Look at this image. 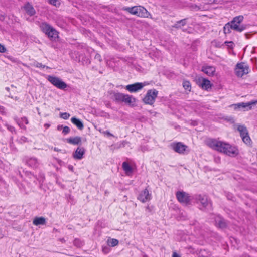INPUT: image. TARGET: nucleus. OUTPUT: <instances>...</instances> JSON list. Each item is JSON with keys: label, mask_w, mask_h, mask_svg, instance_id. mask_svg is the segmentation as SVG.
<instances>
[{"label": "nucleus", "mask_w": 257, "mask_h": 257, "mask_svg": "<svg viewBox=\"0 0 257 257\" xmlns=\"http://www.w3.org/2000/svg\"><path fill=\"white\" fill-rule=\"evenodd\" d=\"M207 145L214 150L231 157L236 156L239 153L238 149L235 146H232L229 144L214 139L208 140Z\"/></svg>", "instance_id": "nucleus-1"}, {"label": "nucleus", "mask_w": 257, "mask_h": 257, "mask_svg": "<svg viewBox=\"0 0 257 257\" xmlns=\"http://www.w3.org/2000/svg\"><path fill=\"white\" fill-rule=\"evenodd\" d=\"M110 98L116 103H124L132 107L136 106L137 99L132 95L113 91L110 92Z\"/></svg>", "instance_id": "nucleus-2"}, {"label": "nucleus", "mask_w": 257, "mask_h": 257, "mask_svg": "<svg viewBox=\"0 0 257 257\" xmlns=\"http://www.w3.org/2000/svg\"><path fill=\"white\" fill-rule=\"evenodd\" d=\"M122 10L140 17L149 18L151 16L150 13L144 7L141 6H135L131 7H125L122 8Z\"/></svg>", "instance_id": "nucleus-3"}, {"label": "nucleus", "mask_w": 257, "mask_h": 257, "mask_svg": "<svg viewBox=\"0 0 257 257\" xmlns=\"http://www.w3.org/2000/svg\"><path fill=\"white\" fill-rule=\"evenodd\" d=\"M197 200L198 202L200 203L201 205V206L199 207L200 210L205 212H209L212 210V203L208 201L207 196L199 195L197 197Z\"/></svg>", "instance_id": "nucleus-4"}, {"label": "nucleus", "mask_w": 257, "mask_h": 257, "mask_svg": "<svg viewBox=\"0 0 257 257\" xmlns=\"http://www.w3.org/2000/svg\"><path fill=\"white\" fill-rule=\"evenodd\" d=\"M158 94V91L156 89H149L147 91L145 96L143 99V101L146 104L152 105L154 103Z\"/></svg>", "instance_id": "nucleus-5"}, {"label": "nucleus", "mask_w": 257, "mask_h": 257, "mask_svg": "<svg viewBox=\"0 0 257 257\" xmlns=\"http://www.w3.org/2000/svg\"><path fill=\"white\" fill-rule=\"evenodd\" d=\"M47 80L57 88L64 90L67 87V84L60 78L51 75H49Z\"/></svg>", "instance_id": "nucleus-6"}, {"label": "nucleus", "mask_w": 257, "mask_h": 257, "mask_svg": "<svg viewBox=\"0 0 257 257\" xmlns=\"http://www.w3.org/2000/svg\"><path fill=\"white\" fill-rule=\"evenodd\" d=\"M178 201L185 206L190 204L191 198L189 194L184 191H177L176 193Z\"/></svg>", "instance_id": "nucleus-7"}, {"label": "nucleus", "mask_w": 257, "mask_h": 257, "mask_svg": "<svg viewBox=\"0 0 257 257\" xmlns=\"http://www.w3.org/2000/svg\"><path fill=\"white\" fill-rule=\"evenodd\" d=\"M149 83L147 82H136L132 84H128L125 86V89L131 93L137 92L138 91L142 89L143 87L148 85Z\"/></svg>", "instance_id": "nucleus-8"}, {"label": "nucleus", "mask_w": 257, "mask_h": 257, "mask_svg": "<svg viewBox=\"0 0 257 257\" xmlns=\"http://www.w3.org/2000/svg\"><path fill=\"white\" fill-rule=\"evenodd\" d=\"M212 217L214 219L215 225L217 228L220 229H225L227 227V221L220 215L212 214Z\"/></svg>", "instance_id": "nucleus-9"}, {"label": "nucleus", "mask_w": 257, "mask_h": 257, "mask_svg": "<svg viewBox=\"0 0 257 257\" xmlns=\"http://www.w3.org/2000/svg\"><path fill=\"white\" fill-rule=\"evenodd\" d=\"M173 150L176 153L184 154L188 148V147L182 142L173 143L171 144Z\"/></svg>", "instance_id": "nucleus-10"}, {"label": "nucleus", "mask_w": 257, "mask_h": 257, "mask_svg": "<svg viewBox=\"0 0 257 257\" xmlns=\"http://www.w3.org/2000/svg\"><path fill=\"white\" fill-rule=\"evenodd\" d=\"M216 1H212L211 3H207V4H190L188 5V7L189 9L192 11H197L199 10L200 11H206L210 9L209 4H212L213 3L217 4L216 3Z\"/></svg>", "instance_id": "nucleus-11"}, {"label": "nucleus", "mask_w": 257, "mask_h": 257, "mask_svg": "<svg viewBox=\"0 0 257 257\" xmlns=\"http://www.w3.org/2000/svg\"><path fill=\"white\" fill-rule=\"evenodd\" d=\"M196 84L205 90L211 88L212 85L208 79L202 77H199L196 80Z\"/></svg>", "instance_id": "nucleus-12"}, {"label": "nucleus", "mask_w": 257, "mask_h": 257, "mask_svg": "<svg viewBox=\"0 0 257 257\" xmlns=\"http://www.w3.org/2000/svg\"><path fill=\"white\" fill-rule=\"evenodd\" d=\"M151 194L149 193L148 190L146 188L141 192L138 197V199L143 203H145L151 199Z\"/></svg>", "instance_id": "nucleus-13"}, {"label": "nucleus", "mask_w": 257, "mask_h": 257, "mask_svg": "<svg viewBox=\"0 0 257 257\" xmlns=\"http://www.w3.org/2000/svg\"><path fill=\"white\" fill-rule=\"evenodd\" d=\"M85 149L83 147H78L73 154V157L75 159L81 160L85 154Z\"/></svg>", "instance_id": "nucleus-14"}, {"label": "nucleus", "mask_w": 257, "mask_h": 257, "mask_svg": "<svg viewBox=\"0 0 257 257\" xmlns=\"http://www.w3.org/2000/svg\"><path fill=\"white\" fill-rule=\"evenodd\" d=\"M41 30L48 37L50 36V32H53L52 30L53 27L50 24L43 22L40 25Z\"/></svg>", "instance_id": "nucleus-15"}, {"label": "nucleus", "mask_w": 257, "mask_h": 257, "mask_svg": "<svg viewBox=\"0 0 257 257\" xmlns=\"http://www.w3.org/2000/svg\"><path fill=\"white\" fill-rule=\"evenodd\" d=\"M201 70L208 76H212L214 75L215 68L212 66H203L202 67Z\"/></svg>", "instance_id": "nucleus-16"}, {"label": "nucleus", "mask_w": 257, "mask_h": 257, "mask_svg": "<svg viewBox=\"0 0 257 257\" xmlns=\"http://www.w3.org/2000/svg\"><path fill=\"white\" fill-rule=\"evenodd\" d=\"M23 8L25 11L26 13L30 16H34L36 14V11L32 5L29 2H27L23 7Z\"/></svg>", "instance_id": "nucleus-17"}, {"label": "nucleus", "mask_w": 257, "mask_h": 257, "mask_svg": "<svg viewBox=\"0 0 257 257\" xmlns=\"http://www.w3.org/2000/svg\"><path fill=\"white\" fill-rule=\"evenodd\" d=\"M66 142L70 144L76 145H81L82 141L81 138L79 136H76L75 137H70L69 138L66 139Z\"/></svg>", "instance_id": "nucleus-18"}, {"label": "nucleus", "mask_w": 257, "mask_h": 257, "mask_svg": "<svg viewBox=\"0 0 257 257\" xmlns=\"http://www.w3.org/2000/svg\"><path fill=\"white\" fill-rule=\"evenodd\" d=\"M71 122L74 124L79 130H82L84 128V124L81 120L76 117H72L71 118Z\"/></svg>", "instance_id": "nucleus-19"}, {"label": "nucleus", "mask_w": 257, "mask_h": 257, "mask_svg": "<svg viewBox=\"0 0 257 257\" xmlns=\"http://www.w3.org/2000/svg\"><path fill=\"white\" fill-rule=\"evenodd\" d=\"M26 164L30 167L36 168L39 165V162L36 158L31 157L25 160Z\"/></svg>", "instance_id": "nucleus-20"}, {"label": "nucleus", "mask_w": 257, "mask_h": 257, "mask_svg": "<svg viewBox=\"0 0 257 257\" xmlns=\"http://www.w3.org/2000/svg\"><path fill=\"white\" fill-rule=\"evenodd\" d=\"M122 167L127 176H130L133 173V168L128 162H123L122 164Z\"/></svg>", "instance_id": "nucleus-21"}, {"label": "nucleus", "mask_w": 257, "mask_h": 257, "mask_svg": "<svg viewBox=\"0 0 257 257\" xmlns=\"http://www.w3.org/2000/svg\"><path fill=\"white\" fill-rule=\"evenodd\" d=\"M228 23L230 24V27H231L232 29L233 30H234L239 32L243 31L246 28V26L245 25H242L239 26V24H237V23H236V22L231 23V21H230Z\"/></svg>", "instance_id": "nucleus-22"}, {"label": "nucleus", "mask_w": 257, "mask_h": 257, "mask_svg": "<svg viewBox=\"0 0 257 257\" xmlns=\"http://www.w3.org/2000/svg\"><path fill=\"white\" fill-rule=\"evenodd\" d=\"M46 223V219L43 217H36L33 221V224L36 226L45 225Z\"/></svg>", "instance_id": "nucleus-23"}, {"label": "nucleus", "mask_w": 257, "mask_h": 257, "mask_svg": "<svg viewBox=\"0 0 257 257\" xmlns=\"http://www.w3.org/2000/svg\"><path fill=\"white\" fill-rule=\"evenodd\" d=\"M231 106L233 107L235 110L243 109L244 110H247V108L246 102H241L233 104Z\"/></svg>", "instance_id": "nucleus-24"}, {"label": "nucleus", "mask_w": 257, "mask_h": 257, "mask_svg": "<svg viewBox=\"0 0 257 257\" xmlns=\"http://www.w3.org/2000/svg\"><path fill=\"white\" fill-rule=\"evenodd\" d=\"M187 19H183L180 21H177L173 26L172 27L176 29H182L185 25H186Z\"/></svg>", "instance_id": "nucleus-25"}, {"label": "nucleus", "mask_w": 257, "mask_h": 257, "mask_svg": "<svg viewBox=\"0 0 257 257\" xmlns=\"http://www.w3.org/2000/svg\"><path fill=\"white\" fill-rule=\"evenodd\" d=\"M53 32H50V36H48L49 39L53 41H56L59 38V32L54 28H52V30Z\"/></svg>", "instance_id": "nucleus-26"}, {"label": "nucleus", "mask_w": 257, "mask_h": 257, "mask_svg": "<svg viewBox=\"0 0 257 257\" xmlns=\"http://www.w3.org/2000/svg\"><path fill=\"white\" fill-rule=\"evenodd\" d=\"M249 73V66L245 65L244 66L242 70H236V75L238 77H242L244 74H247Z\"/></svg>", "instance_id": "nucleus-27"}, {"label": "nucleus", "mask_w": 257, "mask_h": 257, "mask_svg": "<svg viewBox=\"0 0 257 257\" xmlns=\"http://www.w3.org/2000/svg\"><path fill=\"white\" fill-rule=\"evenodd\" d=\"M237 130L239 132L241 138H242L243 136L247 135L248 133L246 127L244 125H238Z\"/></svg>", "instance_id": "nucleus-28"}, {"label": "nucleus", "mask_w": 257, "mask_h": 257, "mask_svg": "<svg viewBox=\"0 0 257 257\" xmlns=\"http://www.w3.org/2000/svg\"><path fill=\"white\" fill-rule=\"evenodd\" d=\"M199 257H208L210 255V252L205 249H200L197 253Z\"/></svg>", "instance_id": "nucleus-29"}, {"label": "nucleus", "mask_w": 257, "mask_h": 257, "mask_svg": "<svg viewBox=\"0 0 257 257\" xmlns=\"http://www.w3.org/2000/svg\"><path fill=\"white\" fill-rule=\"evenodd\" d=\"M107 244L110 247H114L118 244V240L116 239L109 238L107 241Z\"/></svg>", "instance_id": "nucleus-30"}, {"label": "nucleus", "mask_w": 257, "mask_h": 257, "mask_svg": "<svg viewBox=\"0 0 257 257\" xmlns=\"http://www.w3.org/2000/svg\"><path fill=\"white\" fill-rule=\"evenodd\" d=\"M73 244L78 248H81L84 245V242L79 238H75L73 241Z\"/></svg>", "instance_id": "nucleus-31"}, {"label": "nucleus", "mask_w": 257, "mask_h": 257, "mask_svg": "<svg viewBox=\"0 0 257 257\" xmlns=\"http://www.w3.org/2000/svg\"><path fill=\"white\" fill-rule=\"evenodd\" d=\"M183 86L184 88L189 92L191 91V85L190 81L187 80H184L183 82Z\"/></svg>", "instance_id": "nucleus-32"}, {"label": "nucleus", "mask_w": 257, "mask_h": 257, "mask_svg": "<svg viewBox=\"0 0 257 257\" xmlns=\"http://www.w3.org/2000/svg\"><path fill=\"white\" fill-rule=\"evenodd\" d=\"M243 20V17L242 16H238L234 17L233 20L231 21V23L236 22L237 24H239L241 23Z\"/></svg>", "instance_id": "nucleus-33"}, {"label": "nucleus", "mask_w": 257, "mask_h": 257, "mask_svg": "<svg viewBox=\"0 0 257 257\" xmlns=\"http://www.w3.org/2000/svg\"><path fill=\"white\" fill-rule=\"evenodd\" d=\"M230 25L227 23L223 27V31L225 34H229L231 33V30L232 29V27H230Z\"/></svg>", "instance_id": "nucleus-34"}, {"label": "nucleus", "mask_w": 257, "mask_h": 257, "mask_svg": "<svg viewBox=\"0 0 257 257\" xmlns=\"http://www.w3.org/2000/svg\"><path fill=\"white\" fill-rule=\"evenodd\" d=\"M246 104L247 106V110H250L252 107L257 105V100L251 101L250 102H246Z\"/></svg>", "instance_id": "nucleus-35"}, {"label": "nucleus", "mask_w": 257, "mask_h": 257, "mask_svg": "<svg viewBox=\"0 0 257 257\" xmlns=\"http://www.w3.org/2000/svg\"><path fill=\"white\" fill-rule=\"evenodd\" d=\"M33 65L34 67H37V68H46L47 69L49 68V67H48L45 65H43L42 63L38 62H35Z\"/></svg>", "instance_id": "nucleus-36"}, {"label": "nucleus", "mask_w": 257, "mask_h": 257, "mask_svg": "<svg viewBox=\"0 0 257 257\" xmlns=\"http://www.w3.org/2000/svg\"><path fill=\"white\" fill-rule=\"evenodd\" d=\"M224 44H225L227 46L228 49H232L233 48L234 44L233 41H225L224 43Z\"/></svg>", "instance_id": "nucleus-37"}, {"label": "nucleus", "mask_w": 257, "mask_h": 257, "mask_svg": "<svg viewBox=\"0 0 257 257\" xmlns=\"http://www.w3.org/2000/svg\"><path fill=\"white\" fill-rule=\"evenodd\" d=\"M242 139L243 141L245 144L249 143L251 141V139L249 136L248 133L247 134V135L243 136V137L242 138Z\"/></svg>", "instance_id": "nucleus-38"}, {"label": "nucleus", "mask_w": 257, "mask_h": 257, "mask_svg": "<svg viewBox=\"0 0 257 257\" xmlns=\"http://www.w3.org/2000/svg\"><path fill=\"white\" fill-rule=\"evenodd\" d=\"M212 43L216 48H221L224 44H222L221 42L216 40H214Z\"/></svg>", "instance_id": "nucleus-39"}, {"label": "nucleus", "mask_w": 257, "mask_h": 257, "mask_svg": "<svg viewBox=\"0 0 257 257\" xmlns=\"http://www.w3.org/2000/svg\"><path fill=\"white\" fill-rule=\"evenodd\" d=\"M70 116V114L67 112H63L60 113V117L65 120L68 119Z\"/></svg>", "instance_id": "nucleus-40"}, {"label": "nucleus", "mask_w": 257, "mask_h": 257, "mask_svg": "<svg viewBox=\"0 0 257 257\" xmlns=\"http://www.w3.org/2000/svg\"><path fill=\"white\" fill-rule=\"evenodd\" d=\"M243 63H238L236 65V68L235 69V71L236 72V70H242L244 67Z\"/></svg>", "instance_id": "nucleus-41"}, {"label": "nucleus", "mask_w": 257, "mask_h": 257, "mask_svg": "<svg viewBox=\"0 0 257 257\" xmlns=\"http://www.w3.org/2000/svg\"><path fill=\"white\" fill-rule=\"evenodd\" d=\"M110 250V246H109L108 245L105 246H102V251L105 254H107L108 252H109Z\"/></svg>", "instance_id": "nucleus-42"}, {"label": "nucleus", "mask_w": 257, "mask_h": 257, "mask_svg": "<svg viewBox=\"0 0 257 257\" xmlns=\"http://www.w3.org/2000/svg\"><path fill=\"white\" fill-rule=\"evenodd\" d=\"M8 58L13 62H14V63H16L17 64H19L21 63V62L19 60H18L17 58H15L13 57L12 56H8Z\"/></svg>", "instance_id": "nucleus-43"}, {"label": "nucleus", "mask_w": 257, "mask_h": 257, "mask_svg": "<svg viewBox=\"0 0 257 257\" xmlns=\"http://www.w3.org/2000/svg\"><path fill=\"white\" fill-rule=\"evenodd\" d=\"M48 3L56 7H59L61 4L60 1H48Z\"/></svg>", "instance_id": "nucleus-44"}, {"label": "nucleus", "mask_w": 257, "mask_h": 257, "mask_svg": "<svg viewBox=\"0 0 257 257\" xmlns=\"http://www.w3.org/2000/svg\"><path fill=\"white\" fill-rule=\"evenodd\" d=\"M70 128L67 126H65L63 127L62 133L64 135H66V134H68L70 132Z\"/></svg>", "instance_id": "nucleus-45"}, {"label": "nucleus", "mask_w": 257, "mask_h": 257, "mask_svg": "<svg viewBox=\"0 0 257 257\" xmlns=\"http://www.w3.org/2000/svg\"><path fill=\"white\" fill-rule=\"evenodd\" d=\"M94 59L96 61H98L99 62H101L102 61V59L101 58V56L98 53L96 54V55H95V57H94Z\"/></svg>", "instance_id": "nucleus-46"}, {"label": "nucleus", "mask_w": 257, "mask_h": 257, "mask_svg": "<svg viewBox=\"0 0 257 257\" xmlns=\"http://www.w3.org/2000/svg\"><path fill=\"white\" fill-rule=\"evenodd\" d=\"M7 129L11 132L14 133V134H16V131L15 128L14 126L10 125H7Z\"/></svg>", "instance_id": "nucleus-47"}, {"label": "nucleus", "mask_w": 257, "mask_h": 257, "mask_svg": "<svg viewBox=\"0 0 257 257\" xmlns=\"http://www.w3.org/2000/svg\"><path fill=\"white\" fill-rule=\"evenodd\" d=\"M225 120H226L227 121L230 122L231 123H235V119L232 116H229L227 117Z\"/></svg>", "instance_id": "nucleus-48"}, {"label": "nucleus", "mask_w": 257, "mask_h": 257, "mask_svg": "<svg viewBox=\"0 0 257 257\" xmlns=\"http://www.w3.org/2000/svg\"><path fill=\"white\" fill-rule=\"evenodd\" d=\"M15 120L17 122L18 124L20 126V127L24 128V129H26V127L25 126L23 125V124H21L19 122V118L18 117L15 118Z\"/></svg>", "instance_id": "nucleus-49"}, {"label": "nucleus", "mask_w": 257, "mask_h": 257, "mask_svg": "<svg viewBox=\"0 0 257 257\" xmlns=\"http://www.w3.org/2000/svg\"><path fill=\"white\" fill-rule=\"evenodd\" d=\"M7 49L5 46L0 43V52L5 53Z\"/></svg>", "instance_id": "nucleus-50"}, {"label": "nucleus", "mask_w": 257, "mask_h": 257, "mask_svg": "<svg viewBox=\"0 0 257 257\" xmlns=\"http://www.w3.org/2000/svg\"><path fill=\"white\" fill-rule=\"evenodd\" d=\"M20 140L22 142H28L27 138H26L25 136H22L20 138Z\"/></svg>", "instance_id": "nucleus-51"}, {"label": "nucleus", "mask_w": 257, "mask_h": 257, "mask_svg": "<svg viewBox=\"0 0 257 257\" xmlns=\"http://www.w3.org/2000/svg\"><path fill=\"white\" fill-rule=\"evenodd\" d=\"M25 174L27 176H28L29 178H31L32 176H34L33 174H32L31 172L28 171H26L25 172Z\"/></svg>", "instance_id": "nucleus-52"}, {"label": "nucleus", "mask_w": 257, "mask_h": 257, "mask_svg": "<svg viewBox=\"0 0 257 257\" xmlns=\"http://www.w3.org/2000/svg\"><path fill=\"white\" fill-rule=\"evenodd\" d=\"M22 120L24 121L26 124H28L29 123V121L26 117H22Z\"/></svg>", "instance_id": "nucleus-53"}, {"label": "nucleus", "mask_w": 257, "mask_h": 257, "mask_svg": "<svg viewBox=\"0 0 257 257\" xmlns=\"http://www.w3.org/2000/svg\"><path fill=\"white\" fill-rule=\"evenodd\" d=\"M227 198L228 200H233V196L232 195V194H228L227 195Z\"/></svg>", "instance_id": "nucleus-54"}, {"label": "nucleus", "mask_w": 257, "mask_h": 257, "mask_svg": "<svg viewBox=\"0 0 257 257\" xmlns=\"http://www.w3.org/2000/svg\"><path fill=\"white\" fill-rule=\"evenodd\" d=\"M245 37L247 39H249L251 38L252 34L250 33H247L245 34Z\"/></svg>", "instance_id": "nucleus-55"}, {"label": "nucleus", "mask_w": 257, "mask_h": 257, "mask_svg": "<svg viewBox=\"0 0 257 257\" xmlns=\"http://www.w3.org/2000/svg\"><path fill=\"white\" fill-rule=\"evenodd\" d=\"M104 134H106L108 136H113V135L110 133L108 131L104 132Z\"/></svg>", "instance_id": "nucleus-56"}, {"label": "nucleus", "mask_w": 257, "mask_h": 257, "mask_svg": "<svg viewBox=\"0 0 257 257\" xmlns=\"http://www.w3.org/2000/svg\"><path fill=\"white\" fill-rule=\"evenodd\" d=\"M68 168L69 170L71 171L72 172L74 171V167L72 165H69L68 166Z\"/></svg>", "instance_id": "nucleus-57"}, {"label": "nucleus", "mask_w": 257, "mask_h": 257, "mask_svg": "<svg viewBox=\"0 0 257 257\" xmlns=\"http://www.w3.org/2000/svg\"><path fill=\"white\" fill-rule=\"evenodd\" d=\"M53 150H54L55 151H56V152H62V150L59 149H58V148H57V147H54V149H53Z\"/></svg>", "instance_id": "nucleus-58"}, {"label": "nucleus", "mask_w": 257, "mask_h": 257, "mask_svg": "<svg viewBox=\"0 0 257 257\" xmlns=\"http://www.w3.org/2000/svg\"><path fill=\"white\" fill-rule=\"evenodd\" d=\"M172 257H181L178 254H177L176 252H174Z\"/></svg>", "instance_id": "nucleus-59"}, {"label": "nucleus", "mask_w": 257, "mask_h": 257, "mask_svg": "<svg viewBox=\"0 0 257 257\" xmlns=\"http://www.w3.org/2000/svg\"><path fill=\"white\" fill-rule=\"evenodd\" d=\"M59 241H61L62 243H64L66 242V240L64 238H59Z\"/></svg>", "instance_id": "nucleus-60"}, {"label": "nucleus", "mask_w": 257, "mask_h": 257, "mask_svg": "<svg viewBox=\"0 0 257 257\" xmlns=\"http://www.w3.org/2000/svg\"><path fill=\"white\" fill-rule=\"evenodd\" d=\"M62 128H63V126L62 125H59L57 126V130L59 131L61 130Z\"/></svg>", "instance_id": "nucleus-61"}, {"label": "nucleus", "mask_w": 257, "mask_h": 257, "mask_svg": "<svg viewBox=\"0 0 257 257\" xmlns=\"http://www.w3.org/2000/svg\"><path fill=\"white\" fill-rule=\"evenodd\" d=\"M5 89H6L7 91H8V92H9V91H10V88H9V87H6L5 88Z\"/></svg>", "instance_id": "nucleus-62"}, {"label": "nucleus", "mask_w": 257, "mask_h": 257, "mask_svg": "<svg viewBox=\"0 0 257 257\" xmlns=\"http://www.w3.org/2000/svg\"><path fill=\"white\" fill-rule=\"evenodd\" d=\"M45 126H46L47 127H49L50 126V124H45Z\"/></svg>", "instance_id": "nucleus-63"}, {"label": "nucleus", "mask_w": 257, "mask_h": 257, "mask_svg": "<svg viewBox=\"0 0 257 257\" xmlns=\"http://www.w3.org/2000/svg\"><path fill=\"white\" fill-rule=\"evenodd\" d=\"M243 257H250V256L249 255H243Z\"/></svg>", "instance_id": "nucleus-64"}]
</instances>
